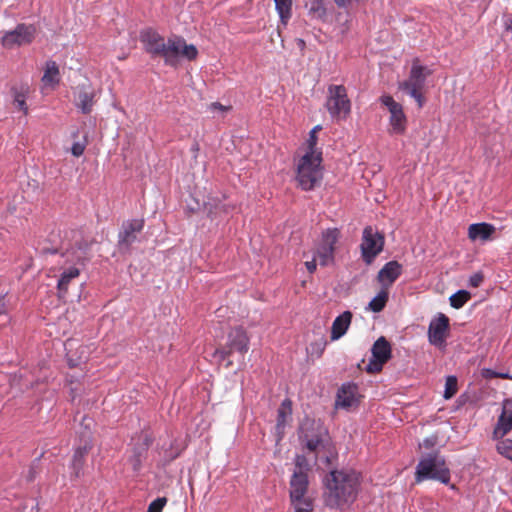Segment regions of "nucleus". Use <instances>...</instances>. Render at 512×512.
Returning a JSON list of instances; mask_svg holds the SVG:
<instances>
[{"label": "nucleus", "instance_id": "obj_1", "mask_svg": "<svg viewBox=\"0 0 512 512\" xmlns=\"http://www.w3.org/2000/svg\"><path fill=\"white\" fill-rule=\"evenodd\" d=\"M140 41L151 57L162 58L169 66H177L180 59L194 60L198 55L196 46L187 44L183 37L172 35L165 39L153 28L142 30Z\"/></svg>", "mask_w": 512, "mask_h": 512}, {"label": "nucleus", "instance_id": "obj_2", "mask_svg": "<svg viewBox=\"0 0 512 512\" xmlns=\"http://www.w3.org/2000/svg\"><path fill=\"white\" fill-rule=\"evenodd\" d=\"M360 474L354 470L331 471L326 479L325 504L329 508L342 509L357 498Z\"/></svg>", "mask_w": 512, "mask_h": 512}, {"label": "nucleus", "instance_id": "obj_3", "mask_svg": "<svg viewBox=\"0 0 512 512\" xmlns=\"http://www.w3.org/2000/svg\"><path fill=\"white\" fill-rule=\"evenodd\" d=\"M89 247L87 244H80L78 247L67 249L62 255L63 259L61 273L57 282V288L60 296L68 290L70 282L80 275V266L89 257Z\"/></svg>", "mask_w": 512, "mask_h": 512}, {"label": "nucleus", "instance_id": "obj_4", "mask_svg": "<svg viewBox=\"0 0 512 512\" xmlns=\"http://www.w3.org/2000/svg\"><path fill=\"white\" fill-rule=\"evenodd\" d=\"M429 479L437 480L446 485L450 481V469L446 464L445 458L438 451L422 455L416 466V483Z\"/></svg>", "mask_w": 512, "mask_h": 512}, {"label": "nucleus", "instance_id": "obj_5", "mask_svg": "<svg viewBox=\"0 0 512 512\" xmlns=\"http://www.w3.org/2000/svg\"><path fill=\"white\" fill-rule=\"evenodd\" d=\"M321 154L305 153L297 167V180L303 190H312L320 184L323 173Z\"/></svg>", "mask_w": 512, "mask_h": 512}, {"label": "nucleus", "instance_id": "obj_6", "mask_svg": "<svg viewBox=\"0 0 512 512\" xmlns=\"http://www.w3.org/2000/svg\"><path fill=\"white\" fill-rule=\"evenodd\" d=\"M326 108L333 119H345L351 111V102L343 85H331L328 88Z\"/></svg>", "mask_w": 512, "mask_h": 512}, {"label": "nucleus", "instance_id": "obj_7", "mask_svg": "<svg viewBox=\"0 0 512 512\" xmlns=\"http://www.w3.org/2000/svg\"><path fill=\"white\" fill-rule=\"evenodd\" d=\"M425 68L418 61L413 62L410 75L407 80L399 83V90L414 98L421 108L424 103L422 89L426 81Z\"/></svg>", "mask_w": 512, "mask_h": 512}, {"label": "nucleus", "instance_id": "obj_8", "mask_svg": "<svg viewBox=\"0 0 512 512\" xmlns=\"http://www.w3.org/2000/svg\"><path fill=\"white\" fill-rule=\"evenodd\" d=\"M385 239L377 229L372 226L364 228L360 244L361 256L366 264H371L382 252Z\"/></svg>", "mask_w": 512, "mask_h": 512}, {"label": "nucleus", "instance_id": "obj_9", "mask_svg": "<svg viewBox=\"0 0 512 512\" xmlns=\"http://www.w3.org/2000/svg\"><path fill=\"white\" fill-rule=\"evenodd\" d=\"M36 35V27L32 24H18L13 30L4 32L1 44L6 49L29 45Z\"/></svg>", "mask_w": 512, "mask_h": 512}, {"label": "nucleus", "instance_id": "obj_10", "mask_svg": "<svg viewBox=\"0 0 512 512\" xmlns=\"http://www.w3.org/2000/svg\"><path fill=\"white\" fill-rule=\"evenodd\" d=\"M379 101L389 111V133L395 135H402L407 129V117L404 113L403 107L400 103L396 102L390 95H382Z\"/></svg>", "mask_w": 512, "mask_h": 512}, {"label": "nucleus", "instance_id": "obj_11", "mask_svg": "<svg viewBox=\"0 0 512 512\" xmlns=\"http://www.w3.org/2000/svg\"><path fill=\"white\" fill-rule=\"evenodd\" d=\"M249 349V337L246 331L241 327L232 329L228 334L227 350H216L215 356L220 360H224L233 352H238L244 355Z\"/></svg>", "mask_w": 512, "mask_h": 512}, {"label": "nucleus", "instance_id": "obj_12", "mask_svg": "<svg viewBox=\"0 0 512 512\" xmlns=\"http://www.w3.org/2000/svg\"><path fill=\"white\" fill-rule=\"evenodd\" d=\"M372 357L370 358L366 371L368 373L380 372L384 364L391 358V345L385 337L378 338L372 348Z\"/></svg>", "mask_w": 512, "mask_h": 512}, {"label": "nucleus", "instance_id": "obj_13", "mask_svg": "<svg viewBox=\"0 0 512 512\" xmlns=\"http://www.w3.org/2000/svg\"><path fill=\"white\" fill-rule=\"evenodd\" d=\"M339 231L337 229H327L322 234V240L316 250L315 257L320 265L326 266L334 259L335 244L338 241Z\"/></svg>", "mask_w": 512, "mask_h": 512}, {"label": "nucleus", "instance_id": "obj_14", "mask_svg": "<svg viewBox=\"0 0 512 512\" xmlns=\"http://www.w3.org/2000/svg\"><path fill=\"white\" fill-rule=\"evenodd\" d=\"M449 331V318L442 313L433 318L428 328L429 342L438 347L443 348L446 345V338Z\"/></svg>", "mask_w": 512, "mask_h": 512}, {"label": "nucleus", "instance_id": "obj_15", "mask_svg": "<svg viewBox=\"0 0 512 512\" xmlns=\"http://www.w3.org/2000/svg\"><path fill=\"white\" fill-rule=\"evenodd\" d=\"M81 436L82 443L75 449L69 466L71 479H77L83 474L84 459L92 447L90 432H82Z\"/></svg>", "mask_w": 512, "mask_h": 512}, {"label": "nucleus", "instance_id": "obj_16", "mask_svg": "<svg viewBox=\"0 0 512 512\" xmlns=\"http://www.w3.org/2000/svg\"><path fill=\"white\" fill-rule=\"evenodd\" d=\"M360 394L358 386L354 383H344L337 392L336 408L348 410L359 404Z\"/></svg>", "mask_w": 512, "mask_h": 512}, {"label": "nucleus", "instance_id": "obj_17", "mask_svg": "<svg viewBox=\"0 0 512 512\" xmlns=\"http://www.w3.org/2000/svg\"><path fill=\"white\" fill-rule=\"evenodd\" d=\"M402 265L397 261L387 262L378 272V281L382 288L388 289L401 275Z\"/></svg>", "mask_w": 512, "mask_h": 512}, {"label": "nucleus", "instance_id": "obj_18", "mask_svg": "<svg viewBox=\"0 0 512 512\" xmlns=\"http://www.w3.org/2000/svg\"><path fill=\"white\" fill-rule=\"evenodd\" d=\"M308 484V475L305 471H294L290 480V499L307 497Z\"/></svg>", "mask_w": 512, "mask_h": 512}, {"label": "nucleus", "instance_id": "obj_19", "mask_svg": "<svg viewBox=\"0 0 512 512\" xmlns=\"http://www.w3.org/2000/svg\"><path fill=\"white\" fill-rule=\"evenodd\" d=\"M144 226L142 219H133L123 223L122 230L119 233V244L130 246L136 240V234L139 233Z\"/></svg>", "mask_w": 512, "mask_h": 512}, {"label": "nucleus", "instance_id": "obj_20", "mask_svg": "<svg viewBox=\"0 0 512 512\" xmlns=\"http://www.w3.org/2000/svg\"><path fill=\"white\" fill-rule=\"evenodd\" d=\"M95 91L91 87L81 86L77 87L75 95V105L83 113L89 114L94 105Z\"/></svg>", "mask_w": 512, "mask_h": 512}, {"label": "nucleus", "instance_id": "obj_21", "mask_svg": "<svg viewBox=\"0 0 512 512\" xmlns=\"http://www.w3.org/2000/svg\"><path fill=\"white\" fill-rule=\"evenodd\" d=\"M352 320V313L350 311H344L342 314L337 316L332 323L331 327V340L336 341L345 335Z\"/></svg>", "mask_w": 512, "mask_h": 512}, {"label": "nucleus", "instance_id": "obj_22", "mask_svg": "<svg viewBox=\"0 0 512 512\" xmlns=\"http://www.w3.org/2000/svg\"><path fill=\"white\" fill-rule=\"evenodd\" d=\"M494 232L495 227L485 222L471 224L468 228V236L473 241H486Z\"/></svg>", "mask_w": 512, "mask_h": 512}, {"label": "nucleus", "instance_id": "obj_23", "mask_svg": "<svg viewBox=\"0 0 512 512\" xmlns=\"http://www.w3.org/2000/svg\"><path fill=\"white\" fill-rule=\"evenodd\" d=\"M45 87H55L60 81L59 68L55 61H47L44 74L41 79Z\"/></svg>", "mask_w": 512, "mask_h": 512}, {"label": "nucleus", "instance_id": "obj_24", "mask_svg": "<svg viewBox=\"0 0 512 512\" xmlns=\"http://www.w3.org/2000/svg\"><path fill=\"white\" fill-rule=\"evenodd\" d=\"M512 429V411L503 410L494 428L495 438L503 437Z\"/></svg>", "mask_w": 512, "mask_h": 512}, {"label": "nucleus", "instance_id": "obj_25", "mask_svg": "<svg viewBox=\"0 0 512 512\" xmlns=\"http://www.w3.org/2000/svg\"><path fill=\"white\" fill-rule=\"evenodd\" d=\"M328 445L327 442L324 441L323 438L320 436H315L310 439H306V448L309 451L316 452V457L320 460H324L327 464L330 463L331 457L328 455H325L323 457H320L321 450L325 449Z\"/></svg>", "mask_w": 512, "mask_h": 512}, {"label": "nucleus", "instance_id": "obj_26", "mask_svg": "<svg viewBox=\"0 0 512 512\" xmlns=\"http://www.w3.org/2000/svg\"><path fill=\"white\" fill-rule=\"evenodd\" d=\"M276 11L283 25H287L292 16V0H274Z\"/></svg>", "mask_w": 512, "mask_h": 512}, {"label": "nucleus", "instance_id": "obj_27", "mask_svg": "<svg viewBox=\"0 0 512 512\" xmlns=\"http://www.w3.org/2000/svg\"><path fill=\"white\" fill-rule=\"evenodd\" d=\"M388 291L385 288H382L377 295L369 302L368 309L372 312H380L384 309L387 301H388Z\"/></svg>", "mask_w": 512, "mask_h": 512}, {"label": "nucleus", "instance_id": "obj_28", "mask_svg": "<svg viewBox=\"0 0 512 512\" xmlns=\"http://www.w3.org/2000/svg\"><path fill=\"white\" fill-rule=\"evenodd\" d=\"M292 413L291 402L289 400H284L281 406L278 409L277 413V429H283L286 425L288 418H290Z\"/></svg>", "mask_w": 512, "mask_h": 512}, {"label": "nucleus", "instance_id": "obj_29", "mask_svg": "<svg viewBox=\"0 0 512 512\" xmlns=\"http://www.w3.org/2000/svg\"><path fill=\"white\" fill-rule=\"evenodd\" d=\"M293 512H312L313 502L310 497L290 499Z\"/></svg>", "mask_w": 512, "mask_h": 512}, {"label": "nucleus", "instance_id": "obj_30", "mask_svg": "<svg viewBox=\"0 0 512 512\" xmlns=\"http://www.w3.org/2000/svg\"><path fill=\"white\" fill-rule=\"evenodd\" d=\"M147 446L148 444L144 443L140 447L135 448L133 450V454L129 457V462L134 471H138L140 469Z\"/></svg>", "mask_w": 512, "mask_h": 512}, {"label": "nucleus", "instance_id": "obj_31", "mask_svg": "<svg viewBox=\"0 0 512 512\" xmlns=\"http://www.w3.org/2000/svg\"><path fill=\"white\" fill-rule=\"evenodd\" d=\"M28 91H29L28 86H26V87L23 86V87H21L20 90L14 91V104L17 106V108L19 110L23 111L24 114H27V112H28V107L26 105V98H27Z\"/></svg>", "mask_w": 512, "mask_h": 512}, {"label": "nucleus", "instance_id": "obj_32", "mask_svg": "<svg viewBox=\"0 0 512 512\" xmlns=\"http://www.w3.org/2000/svg\"><path fill=\"white\" fill-rule=\"evenodd\" d=\"M470 299V293L466 290H459L450 296V305L453 308L460 309Z\"/></svg>", "mask_w": 512, "mask_h": 512}, {"label": "nucleus", "instance_id": "obj_33", "mask_svg": "<svg viewBox=\"0 0 512 512\" xmlns=\"http://www.w3.org/2000/svg\"><path fill=\"white\" fill-rule=\"evenodd\" d=\"M497 452L512 461V439H501L496 445Z\"/></svg>", "mask_w": 512, "mask_h": 512}, {"label": "nucleus", "instance_id": "obj_34", "mask_svg": "<svg viewBox=\"0 0 512 512\" xmlns=\"http://www.w3.org/2000/svg\"><path fill=\"white\" fill-rule=\"evenodd\" d=\"M457 389H458V381H457L456 376H453V375L448 376L446 378V382H445V390H444L443 397L445 399L452 398L456 394Z\"/></svg>", "mask_w": 512, "mask_h": 512}, {"label": "nucleus", "instance_id": "obj_35", "mask_svg": "<svg viewBox=\"0 0 512 512\" xmlns=\"http://www.w3.org/2000/svg\"><path fill=\"white\" fill-rule=\"evenodd\" d=\"M322 127L320 125L315 126L310 132H309V138L307 140V150L305 153H313V154H321L316 148L317 145V136L316 133L320 131Z\"/></svg>", "mask_w": 512, "mask_h": 512}, {"label": "nucleus", "instance_id": "obj_36", "mask_svg": "<svg viewBox=\"0 0 512 512\" xmlns=\"http://www.w3.org/2000/svg\"><path fill=\"white\" fill-rule=\"evenodd\" d=\"M87 146V138L83 137V140L75 141L70 149L71 154L75 157H80L83 155Z\"/></svg>", "mask_w": 512, "mask_h": 512}, {"label": "nucleus", "instance_id": "obj_37", "mask_svg": "<svg viewBox=\"0 0 512 512\" xmlns=\"http://www.w3.org/2000/svg\"><path fill=\"white\" fill-rule=\"evenodd\" d=\"M309 13L316 18H323L326 14V9L324 8L321 1L316 0L315 2L312 3L311 7L309 8Z\"/></svg>", "mask_w": 512, "mask_h": 512}, {"label": "nucleus", "instance_id": "obj_38", "mask_svg": "<svg viewBox=\"0 0 512 512\" xmlns=\"http://www.w3.org/2000/svg\"><path fill=\"white\" fill-rule=\"evenodd\" d=\"M166 503L167 499L165 497H159L149 504L147 512H162Z\"/></svg>", "mask_w": 512, "mask_h": 512}, {"label": "nucleus", "instance_id": "obj_39", "mask_svg": "<svg viewBox=\"0 0 512 512\" xmlns=\"http://www.w3.org/2000/svg\"><path fill=\"white\" fill-rule=\"evenodd\" d=\"M209 111L217 115H224L226 112L230 111L231 106L222 105L219 102H213L208 106Z\"/></svg>", "mask_w": 512, "mask_h": 512}, {"label": "nucleus", "instance_id": "obj_40", "mask_svg": "<svg viewBox=\"0 0 512 512\" xmlns=\"http://www.w3.org/2000/svg\"><path fill=\"white\" fill-rule=\"evenodd\" d=\"M309 467L305 456L297 455L295 458V470L294 471H305L307 473Z\"/></svg>", "mask_w": 512, "mask_h": 512}, {"label": "nucleus", "instance_id": "obj_41", "mask_svg": "<svg viewBox=\"0 0 512 512\" xmlns=\"http://www.w3.org/2000/svg\"><path fill=\"white\" fill-rule=\"evenodd\" d=\"M437 444V436H429L423 440V442L419 445L420 448L432 449Z\"/></svg>", "mask_w": 512, "mask_h": 512}, {"label": "nucleus", "instance_id": "obj_42", "mask_svg": "<svg viewBox=\"0 0 512 512\" xmlns=\"http://www.w3.org/2000/svg\"><path fill=\"white\" fill-rule=\"evenodd\" d=\"M483 282V274L480 272H477L470 276L469 278V285L472 287H479L481 283Z\"/></svg>", "mask_w": 512, "mask_h": 512}, {"label": "nucleus", "instance_id": "obj_43", "mask_svg": "<svg viewBox=\"0 0 512 512\" xmlns=\"http://www.w3.org/2000/svg\"><path fill=\"white\" fill-rule=\"evenodd\" d=\"M0 316L5 317L3 324H6L10 321V317L7 315V303L4 296H0Z\"/></svg>", "mask_w": 512, "mask_h": 512}, {"label": "nucleus", "instance_id": "obj_44", "mask_svg": "<svg viewBox=\"0 0 512 512\" xmlns=\"http://www.w3.org/2000/svg\"><path fill=\"white\" fill-rule=\"evenodd\" d=\"M482 376L485 378V379H492V378H497L498 377V372L490 369V368H484L482 369V372H481Z\"/></svg>", "mask_w": 512, "mask_h": 512}, {"label": "nucleus", "instance_id": "obj_45", "mask_svg": "<svg viewBox=\"0 0 512 512\" xmlns=\"http://www.w3.org/2000/svg\"><path fill=\"white\" fill-rule=\"evenodd\" d=\"M316 260L317 258L314 256V258L311 261L305 262V266L310 273H313L316 270Z\"/></svg>", "mask_w": 512, "mask_h": 512}, {"label": "nucleus", "instance_id": "obj_46", "mask_svg": "<svg viewBox=\"0 0 512 512\" xmlns=\"http://www.w3.org/2000/svg\"><path fill=\"white\" fill-rule=\"evenodd\" d=\"M92 419L84 417L82 421V425L85 427V429H90V426L92 424Z\"/></svg>", "mask_w": 512, "mask_h": 512}, {"label": "nucleus", "instance_id": "obj_47", "mask_svg": "<svg viewBox=\"0 0 512 512\" xmlns=\"http://www.w3.org/2000/svg\"><path fill=\"white\" fill-rule=\"evenodd\" d=\"M504 25H505L506 30L512 32V19L511 18H506Z\"/></svg>", "mask_w": 512, "mask_h": 512}, {"label": "nucleus", "instance_id": "obj_48", "mask_svg": "<svg viewBox=\"0 0 512 512\" xmlns=\"http://www.w3.org/2000/svg\"><path fill=\"white\" fill-rule=\"evenodd\" d=\"M497 378L512 379V376L509 375L508 373H498V377Z\"/></svg>", "mask_w": 512, "mask_h": 512}, {"label": "nucleus", "instance_id": "obj_49", "mask_svg": "<svg viewBox=\"0 0 512 512\" xmlns=\"http://www.w3.org/2000/svg\"><path fill=\"white\" fill-rule=\"evenodd\" d=\"M208 205H210V208H207V209H208V212L211 214L212 213V204L209 203Z\"/></svg>", "mask_w": 512, "mask_h": 512}, {"label": "nucleus", "instance_id": "obj_50", "mask_svg": "<svg viewBox=\"0 0 512 512\" xmlns=\"http://www.w3.org/2000/svg\"><path fill=\"white\" fill-rule=\"evenodd\" d=\"M69 363H70L71 366H75L76 365V363H73L71 359H69Z\"/></svg>", "mask_w": 512, "mask_h": 512}]
</instances>
